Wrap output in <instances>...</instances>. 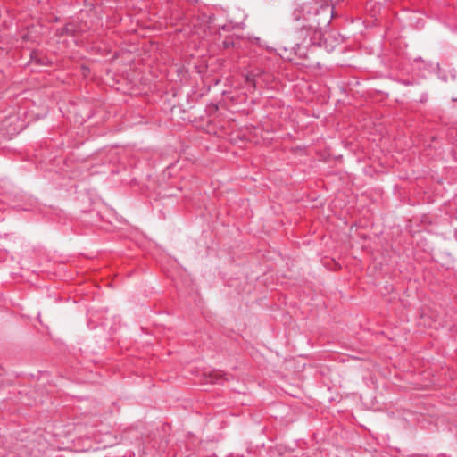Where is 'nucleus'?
<instances>
[{
  "mask_svg": "<svg viewBox=\"0 0 457 457\" xmlns=\"http://www.w3.org/2000/svg\"><path fill=\"white\" fill-rule=\"evenodd\" d=\"M223 374L220 371H214L211 378L212 383H219L220 380L222 378Z\"/></svg>",
  "mask_w": 457,
  "mask_h": 457,
  "instance_id": "f03ea898",
  "label": "nucleus"
},
{
  "mask_svg": "<svg viewBox=\"0 0 457 457\" xmlns=\"http://www.w3.org/2000/svg\"><path fill=\"white\" fill-rule=\"evenodd\" d=\"M302 3L294 10L295 21L303 20L302 29L312 32L310 43L321 39L322 30L328 27L332 19V7L328 0H301Z\"/></svg>",
  "mask_w": 457,
  "mask_h": 457,
  "instance_id": "f257e3e1",
  "label": "nucleus"
}]
</instances>
